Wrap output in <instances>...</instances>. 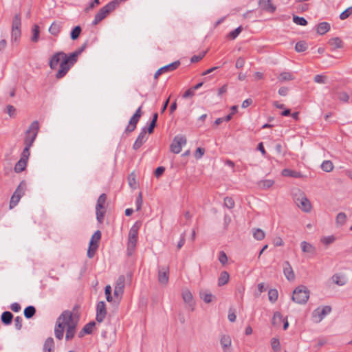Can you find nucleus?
<instances>
[{
    "label": "nucleus",
    "instance_id": "f704fd0d",
    "mask_svg": "<svg viewBox=\"0 0 352 352\" xmlns=\"http://www.w3.org/2000/svg\"><path fill=\"white\" fill-rule=\"evenodd\" d=\"M329 43L335 49L342 48L343 43L338 37H335L329 40Z\"/></svg>",
    "mask_w": 352,
    "mask_h": 352
},
{
    "label": "nucleus",
    "instance_id": "dca6fc26",
    "mask_svg": "<svg viewBox=\"0 0 352 352\" xmlns=\"http://www.w3.org/2000/svg\"><path fill=\"white\" fill-rule=\"evenodd\" d=\"M300 247L302 252L309 256H314L316 254V247L307 241H302L300 243Z\"/></svg>",
    "mask_w": 352,
    "mask_h": 352
},
{
    "label": "nucleus",
    "instance_id": "c85d7f7f",
    "mask_svg": "<svg viewBox=\"0 0 352 352\" xmlns=\"http://www.w3.org/2000/svg\"><path fill=\"white\" fill-rule=\"evenodd\" d=\"M95 325H96V323L94 321L87 323L86 325H85V327L82 328V331L79 333V336L82 337L85 333L86 334L91 333Z\"/></svg>",
    "mask_w": 352,
    "mask_h": 352
},
{
    "label": "nucleus",
    "instance_id": "7c9ffc66",
    "mask_svg": "<svg viewBox=\"0 0 352 352\" xmlns=\"http://www.w3.org/2000/svg\"><path fill=\"white\" fill-rule=\"evenodd\" d=\"M284 320L285 318L280 312H275L272 318V324L276 327H279Z\"/></svg>",
    "mask_w": 352,
    "mask_h": 352
},
{
    "label": "nucleus",
    "instance_id": "6ab92c4d",
    "mask_svg": "<svg viewBox=\"0 0 352 352\" xmlns=\"http://www.w3.org/2000/svg\"><path fill=\"white\" fill-rule=\"evenodd\" d=\"M182 298L186 304H188V307L191 309L192 311L194 309V300H193V296L191 294V292L188 290L185 289L182 292Z\"/></svg>",
    "mask_w": 352,
    "mask_h": 352
},
{
    "label": "nucleus",
    "instance_id": "774afa93",
    "mask_svg": "<svg viewBox=\"0 0 352 352\" xmlns=\"http://www.w3.org/2000/svg\"><path fill=\"white\" fill-rule=\"evenodd\" d=\"M201 298H203V300L207 302V303H209L210 302H212L214 296L212 294H203V296H201Z\"/></svg>",
    "mask_w": 352,
    "mask_h": 352
},
{
    "label": "nucleus",
    "instance_id": "f257e3e1",
    "mask_svg": "<svg viewBox=\"0 0 352 352\" xmlns=\"http://www.w3.org/2000/svg\"><path fill=\"white\" fill-rule=\"evenodd\" d=\"M78 322V318L72 311H64L57 318L54 328L55 337L58 340H62L66 331L65 339L72 340L76 334Z\"/></svg>",
    "mask_w": 352,
    "mask_h": 352
},
{
    "label": "nucleus",
    "instance_id": "4468645a",
    "mask_svg": "<svg viewBox=\"0 0 352 352\" xmlns=\"http://www.w3.org/2000/svg\"><path fill=\"white\" fill-rule=\"evenodd\" d=\"M107 315V309H106V305L104 302L100 301L97 304L96 307V320L98 322H102L104 319L105 318Z\"/></svg>",
    "mask_w": 352,
    "mask_h": 352
},
{
    "label": "nucleus",
    "instance_id": "a211bd4d",
    "mask_svg": "<svg viewBox=\"0 0 352 352\" xmlns=\"http://www.w3.org/2000/svg\"><path fill=\"white\" fill-rule=\"evenodd\" d=\"M283 273L285 276L289 281L294 280L296 277L295 274L289 261L284 262Z\"/></svg>",
    "mask_w": 352,
    "mask_h": 352
},
{
    "label": "nucleus",
    "instance_id": "1a4fd4ad",
    "mask_svg": "<svg viewBox=\"0 0 352 352\" xmlns=\"http://www.w3.org/2000/svg\"><path fill=\"white\" fill-rule=\"evenodd\" d=\"M125 287V278L124 276H120L117 279L115 285L113 296L114 298L120 300L123 295Z\"/></svg>",
    "mask_w": 352,
    "mask_h": 352
},
{
    "label": "nucleus",
    "instance_id": "a878e982",
    "mask_svg": "<svg viewBox=\"0 0 352 352\" xmlns=\"http://www.w3.org/2000/svg\"><path fill=\"white\" fill-rule=\"evenodd\" d=\"M62 28V23L54 21L49 28L50 33L53 36H57Z\"/></svg>",
    "mask_w": 352,
    "mask_h": 352
},
{
    "label": "nucleus",
    "instance_id": "79ce46f5",
    "mask_svg": "<svg viewBox=\"0 0 352 352\" xmlns=\"http://www.w3.org/2000/svg\"><path fill=\"white\" fill-rule=\"evenodd\" d=\"M321 168L325 172H331L333 169V165L331 161L327 160L322 162Z\"/></svg>",
    "mask_w": 352,
    "mask_h": 352
},
{
    "label": "nucleus",
    "instance_id": "37998d69",
    "mask_svg": "<svg viewBox=\"0 0 352 352\" xmlns=\"http://www.w3.org/2000/svg\"><path fill=\"white\" fill-rule=\"evenodd\" d=\"M98 248V244L89 243V248L87 250V256L89 258H93L95 253Z\"/></svg>",
    "mask_w": 352,
    "mask_h": 352
},
{
    "label": "nucleus",
    "instance_id": "09e8293b",
    "mask_svg": "<svg viewBox=\"0 0 352 352\" xmlns=\"http://www.w3.org/2000/svg\"><path fill=\"white\" fill-rule=\"evenodd\" d=\"M158 114L155 113L153 116V119L149 124V126L147 128V131L148 133H151L153 131V129L156 125V122L157 120Z\"/></svg>",
    "mask_w": 352,
    "mask_h": 352
},
{
    "label": "nucleus",
    "instance_id": "412c9836",
    "mask_svg": "<svg viewBox=\"0 0 352 352\" xmlns=\"http://www.w3.org/2000/svg\"><path fill=\"white\" fill-rule=\"evenodd\" d=\"M109 13V12L107 11L104 6L100 8L95 15V18L92 21V25H96L98 23L103 20Z\"/></svg>",
    "mask_w": 352,
    "mask_h": 352
},
{
    "label": "nucleus",
    "instance_id": "f03ea898",
    "mask_svg": "<svg viewBox=\"0 0 352 352\" xmlns=\"http://www.w3.org/2000/svg\"><path fill=\"white\" fill-rule=\"evenodd\" d=\"M39 130V124L37 120L32 122L28 129L26 131L24 140L25 147L21 154H29L30 148L34 142Z\"/></svg>",
    "mask_w": 352,
    "mask_h": 352
},
{
    "label": "nucleus",
    "instance_id": "473e14b6",
    "mask_svg": "<svg viewBox=\"0 0 352 352\" xmlns=\"http://www.w3.org/2000/svg\"><path fill=\"white\" fill-rule=\"evenodd\" d=\"M330 30V24L327 22H322L318 24L317 27V32L320 34L323 35L325 33H327Z\"/></svg>",
    "mask_w": 352,
    "mask_h": 352
},
{
    "label": "nucleus",
    "instance_id": "bf43d9fd",
    "mask_svg": "<svg viewBox=\"0 0 352 352\" xmlns=\"http://www.w3.org/2000/svg\"><path fill=\"white\" fill-rule=\"evenodd\" d=\"M104 293L106 295V298L108 302H111L113 298L111 296V287L108 285L105 287Z\"/></svg>",
    "mask_w": 352,
    "mask_h": 352
},
{
    "label": "nucleus",
    "instance_id": "72a5a7b5",
    "mask_svg": "<svg viewBox=\"0 0 352 352\" xmlns=\"http://www.w3.org/2000/svg\"><path fill=\"white\" fill-rule=\"evenodd\" d=\"M230 279V275L226 271H223L221 273L218 278V285L223 286L227 284Z\"/></svg>",
    "mask_w": 352,
    "mask_h": 352
},
{
    "label": "nucleus",
    "instance_id": "4c0bfd02",
    "mask_svg": "<svg viewBox=\"0 0 352 352\" xmlns=\"http://www.w3.org/2000/svg\"><path fill=\"white\" fill-rule=\"evenodd\" d=\"M294 78V76L292 75V74H291L290 72H282L278 77V79L280 82L292 80Z\"/></svg>",
    "mask_w": 352,
    "mask_h": 352
},
{
    "label": "nucleus",
    "instance_id": "6e6d98bb",
    "mask_svg": "<svg viewBox=\"0 0 352 352\" xmlns=\"http://www.w3.org/2000/svg\"><path fill=\"white\" fill-rule=\"evenodd\" d=\"M352 14V6L348 8L345 10H344L340 14V19L341 20H344L349 17Z\"/></svg>",
    "mask_w": 352,
    "mask_h": 352
},
{
    "label": "nucleus",
    "instance_id": "393cba45",
    "mask_svg": "<svg viewBox=\"0 0 352 352\" xmlns=\"http://www.w3.org/2000/svg\"><path fill=\"white\" fill-rule=\"evenodd\" d=\"M78 57V56L74 52L69 56L65 54V56H63V60L62 62L65 63L66 65H70L71 67L75 63H76Z\"/></svg>",
    "mask_w": 352,
    "mask_h": 352
},
{
    "label": "nucleus",
    "instance_id": "a18cd8bd",
    "mask_svg": "<svg viewBox=\"0 0 352 352\" xmlns=\"http://www.w3.org/2000/svg\"><path fill=\"white\" fill-rule=\"evenodd\" d=\"M81 30H81L80 26H79V25L76 26L71 32V34H70L71 38L72 40H76L79 37Z\"/></svg>",
    "mask_w": 352,
    "mask_h": 352
},
{
    "label": "nucleus",
    "instance_id": "c03bdc74",
    "mask_svg": "<svg viewBox=\"0 0 352 352\" xmlns=\"http://www.w3.org/2000/svg\"><path fill=\"white\" fill-rule=\"evenodd\" d=\"M39 38V27L38 25H34L32 28V36L31 40L33 42H37Z\"/></svg>",
    "mask_w": 352,
    "mask_h": 352
},
{
    "label": "nucleus",
    "instance_id": "338daca9",
    "mask_svg": "<svg viewBox=\"0 0 352 352\" xmlns=\"http://www.w3.org/2000/svg\"><path fill=\"white\" fill-rule=\"evenodd\" d=\"M245 59L243 57H239L236 60L235 63V67L237 69L242 68L245 65Z\"/></svg>",
    "mask_w": 352,
    "mask_h": 352
},
{
    "label": "nucleus",
    "instance_id": "7ed1b4c3",
    "mask_svg": "<svg viewBox=\"0 0 352 352\" xmlns=\"http://www.w3.org/2000/svg\"><path fill=\"white\" fill-rule=\"evenodd\" d=\"M292 197L297 206L305 212H309L312 206L310 201L306 197L305 192L299 188H296L292 192Z\"/></svg>",
    "mask_w": 352,
    "mask_h": 352
},
{
    "label": "nucleus",
    "instance_id": "8fccbe9b",
    "mask_svg": "<svg viewBox=\"0 0 352 352\" xmlns=\"http://www.w3.org/2000/svg\"><path fill=\"white\" fill-rule=\"evenodd\" d=\"M278 296V292L276 289H272L269 290L268 297H269L270 301H271L272 302H274L277 300Z\"/></svg>",
    "mask_w": 352,
    "mask_h": 352
},
{
    "label": "nucleus",
    "instance_id": "c9c22d12",
    "mask_svg": "<svg viewBox=\"0 0 352 352\" xmlns=\"http://www.w3.org/2000/svg\"><path fill=\"white\" fill-rule=\"evenodd\" d=\"M12 318H13V315L10 311H4L1 315V321L5 324H10Z\"/></svg>",
    "mask_w": 352,
    "mask_h": 352
},
{
    "label": "nucleus",
    "instance_id": "5fc2aeb1",
    "mask_svg": "<svg viewBox=\"0 0 352 352\" xmlns=\"http://www.w3.org/2000/svg\"><path fill=\"white\" fill-rule=\"evenodd\" d=\"M314 80L315 82L318 84H326L327 83V77L324 75H316Z\"/></svg>",
    "mask_w": 352,
    "mask_h": 352
},
{
    "label": "nucleus",
    "instance_id": "cd10ccee",
    "mask_svg": "<svg viewBox=\"0 0 352 352\" xmlns=\"http://www.w3.org/2000/svg\"><path fill=\"white\" fill-rule=\"evenodd\" d=\"M70 69V65H66L65 63L61 62L60 64V68L56 74V77L58 79L63 78Z\"/></svg>",
    "mask_w": 352,
    "mask_h": 352
},
{
    "label": "nucleus",
    "instance_id": "603ef678",
    "mask_svg": "<svg viewBox=\"0 0 352 352\" xmlns=\"http://www.w3.org/2000/svg\"><path fill=\"white\" fill-rule=\"evenodd\" d=\"M253 236L256 240L261 241L265 238V234L263 230H262L261 229L257 228L254 230V232L253 233Z\"/></svg>",
    "mask_w": 352,
    "mask_h": 352
},
{
    "label": "nucleus",
    "instance_id": "39448f33",
    "mask_svg": "<svg viewBox=\"0 0 352 352\" xmlns=\"http://www.w3.org/2000/svg\"><path fill=\"white\" fill-rule=\"evenodd\" d=\"M309 298V290L304 285L297 287L293 292L292 300L298 304H305Z\"/></svg>",
    "mask_w": 352,
    "mask_h": 352
},
{
    "label": "nucleus",
    "instance_id": "5701e85b",
    "mask_svg": "<svg viewBox=\"0 0 352 352\" xmlns=\"http://www.w3.org/2000/svg\"><path fill=\"white\" fill-rule=\"evenodd\" d=\"M259 6L263 10L269 12H274L276 10V7L272 5L271 0H259Z\"/></svg>",
    "mask_w": 352,
    "mask_h": 352
},
{
    "label": "nucleus",
    "instance_id": "69168bd1",
    "mask_svg": "<svg viewBox=\"0 0 352 352\" xmlns=\"http://www.w3.org/2000/svg\"><path fill=\"white\" fill-rule=\"evenodd\" d=\"M23 319L20 316H16L14 319V324L16 329H21L22 327Z\"/></svg>",
    "mask_w": 352,
    "mask_h": 352
},
{
    "label": "nucleus",
    "instance_id": "6e6552de",
    "mask_svg": "<svg viewBox=\"0 0 352 352\" xmlns=\"http://www.w3.org/2000/svg\"><path fill=\"white\" fill-rule=\"evenodd\" d=\"M107 200L106 194H102L98 199L96 210V218L97 220L101 223L104 219L105 209L104 204Z\"/></svg>",
    "mask_w": 352,
    "mask_h": 352
},
{
    "label": "nucleus",
    "instance_id": "e433bc0d",
    "mask_svg": "<svg viewBox=\"0 0 352 352\" xmlns=\"http://www.w3.org/2000/svg\"><path fill=\"white\" fill-rule=\"evenodd\" d=\"M121 2H122V0H113L104 6V7L109 12H111L114 10Z\"/></svg>",
    "mask_w": 352,
    "mask_h": 352
},
{
    "label": "nucleus",
    "instance_id": "a19ab883",
    "mask_svg": "<svg viewBox=\"0 0 352 352\" xmlns=\"http://www.w3.org/2000/svg\"><path fill=\"white\" fill-rule=\"evenodd\" d=\"M36 313V309L33 306H28L24 310V316L27 318H31Z\"/></svg>",
    "mask_w": 352,
    "mask_h": 352
},
{
    "label": "nucleus",
    "instance_id": "0e129e2a",
    "mask_svg": "<svg viewBox=\"0 0 352 352\" xmlns=\"http://www.w3.org/2000/svg\"><path fill=\"white\" fill-rule=\"evenodd\" d=\"M219 261L222 265H225L228 261V257L226 253L223 251L220 252L219 256Z\"/></svg>",
    "mask_w": 352,
    "mask_h": 352
},
{
    "label": "nucleus",
    "instance_id": "e2e57ef3",
    "mask_svg": "<svg viewBox=\"0 0 352 352\" xmlns=\"http://www.w3.org/2000/svg\"><path fill=\"white\" fill-rule=\"evenodd\" d=\"M338 99L344 102H347L349 100V96L346 92H340L338 94Z\"/></svg>",
    "mask_w": 352,
    "mask_h": 352
},
{
    "label": "nucleus",
    "instance_id": "13d9d810",
    "mask_svg": "<svg viewBox=\"0 0 352 352\" xmlns=\"http://www.w3.org/2000/svg\"><path fill=\"white\" fill-rule=\"evenodd\" d=\"M224 205L229 209H232L234 207V201L232 197H226L224 199Z\"/></svg>",
    "mask_w": 352,
    "mask_h": 352
},
{
    "label": "nucleus",
    "instance_id": "58836bf2",
    "mask_svg": "<svg viewBox=\"0 0 352 352\" xmlns=\"http://www.w3.org/2000/svg\"><path fill=\"white\" fill-rule=\"evenodd\" d=\"M346 221V215L344 212H340L338 214L336 219V224L339 226H343Z\"/></svg>",
    "mask_w": 352,
    "mask_h": 352
},
{
    "label": "nucleus",
    "instance_id": "b1692460",
    "mask_svg": "<svg viewBox=\"0 0 352 352\" xmlns=\"http://www.w3.org/2000/svg\"><path fill=\"white\" fill-rule=\"evenodd\" d=\"M221 345L223 350L226 352L229 350L232 344V340L230 336L223 335L220 340Z\"/></svg>",
    "mask_w": 352,
    "mask_h": 352
},
{
    "label": "nucleus",
    "instance_id": "ea45409f",
    "mask_svg": "<svg viewBox=\"0 0 352 352\" xmlns=\"http://www.w3.org/2000/svg\"><path fill=\"white\" fill-rule=\"evenodd\" d=\"M308 47L307 43L304 41H300L296 44L295 50L298 52H305Z\"/></svg>",
    "mask_w": 352,
    "mask_h": 352
},
{
    "label": "nucleus",
    "instance_id": "aec40b11",
    "mask_svg": "<svg viewBox=\"0 0 352 352\" xmlns=\"http://www.w3.org/2000/svg\"><path fill=\"white\" fill-rule=\"evenodd\" d=\"M28 156L29 155H23L17 162L14 166V171L16 173H21L25 169L28 161Z\"/></svg>",
    "mask_w": 352,
    "mask_h": 352
},
{
    "label": "nucleus",
    "instance_id": "f8f14e48",
    "mask_svg": "<svg viewBox=\"0 0 352 352\" xmlns=\"http://www.w3.org/2000/svg\"><path fill=\"white\" fill-rule=\"evenodd\" d=\"M331 308L329 306H324L322 308H318L313 312V318H315L316 322H320L326 315L329 314Z\"/></svg>",
    "mask_w": 352,
    "mask_h": 352
},
{
    "label": "nucleus",
    "instance_id": "9b49d317",
    "mask_svg": "<svg viewBox=\"0 0 352 352\" xmlns=\"http://www.w3.org/2000/svg\"><path fill=\"white\" fill-rule=\"evenodd\" d=\"M142 106H140L135 112L133 116L131 118L129 124L126 126L125 131L131 133L135 130L136 125L142 116L141 112Z\"/></svg>",
    "mask_w": 352,
    "mask_h": 352
},
{
    "label": "nucleus",
    "instance_id": "20e7f679",
    "mask_svg": "<svg viewBox=\"0 0 352 352\" xmlns=\"http://www.w3.org/2000/svg\"><path fill=\"white\" fill-rule=\"evenodd\" d=\"M139 228V226L137 223H135L129 232L126 245V252L128 256H131L135 250Z\"/></svg>",
    "mask_w": 352,
    "mask_h": 352
},
{
    "label": "nucleus",
    "instance_id": "680f3d73",
    "mask_svg": "<svg viewBox=\"0 0 352 352\" xmlns=\"http://www.w3.org/2000/svg\"><path fill=\"white\" fill-rule=\"evenodd\" d=\"M142 203H143L142 194L141 192H140L138 194V196L137 197V199H136V206H137L136 210L137 211H139L141 209Z\"/></svg>",
    "mask_w": 352,
    "mask_h": 352
},
{
    "label": "nucleus",
    "instance_id": "2eb2a0df",
    "mask_svg": "<svg viewBox=\"0 0 352 352\" xmlns=\"http://www.w3.org/2000/svg\"><path fill=\"white\" fill-rule=\"evenodd\" d=\"M169 279L168 266L162 267L158 271V281L160 284L166 285Z\"/></svg>",
    "mask_w": 352,
    "mask_h": 352
},
{
    "label": "nucleus",
    "instance_id": "bb28decb",
    "mask_svg": "<svg viewBox=\"0 0 352 352\" xmlns=\"http://www.w3.org/2000/svg\"><path fill=\"white\" fill-rule=\"evenodd\" d=\"M54 341L52 338H48L43 344V352H54Z\"/></svg>",
    "mask_w": 352,
    "mask_h": 352
},
{
    "label": "nucleus",
    "instance_id": "052dcab7",
    "mask_svg": "<svg viewBox=\"0 0 352 352\" xmlns=\"http://www.w3.org/2000/svg\"><path fill=\"white\" fill-rule=\"evenodd\" d=\"M100 3L99 0H94L91 1L89 5L85 8V11L86 12H89L92 10L96 6H98Z\"/></svg>",
    "mask_w": 352,
    "mask_h": 352
},
{
    "label": "nucleus",
    "instance_id": "4be33fe9",
    "mask_svg": "<svg viewBox=\"0 0 352 352\" xmlns=\"http://www.w3.org/2000/svg\"><path fill=\"white\" fill-rule=\"evenodd\" d=\"M63 56H65V54L64 52H57L53 55L50 60V67L51 69H55L58 63L60 62V58L63 59Z\"/></svg>",
    "mask_w": 352,
    "mask_h": 352
},
{
    "label": "nucleus",
    "instance_id": "f3484780",
    "mask_svg": "<svg viewBox=\"0 0 352 352\" xmlns=\"http://www.w3.org/2000/svg\"><path fill=\"white\" fill-rule=\"evenodd\" d=\"M147 129L144 127L141 132L139 133L135 143L133 144V148L137 150L148 139V135H146Z\"/></svg>",
    "mask_w": 352,
    "mask_h": 352
},
{
    "label": "nucleus",
    "instance_id": "49530a36",
    "mask_svg": "<svg viewBox=\"0 0 352 352\" xmlns=\"http://www.w3.org/2000/svg\"><path fill=\"white\" fill-rule=\"evenodd\" d=\"M271 346L274 351L278 352L280 350V344L278 338H273L271 340Z\"/></svg>",
    "mask_w": 352,
    "mask_h": 352
},
{
    "label": "nucleus",
    "instance_id": "ddd939ff",
    "mask_svg": "<svg viewBox=\"0 0 352 352\" xmlns=\"http://www.w3.org/2000/svg\"><path fill=\"white\" fill-rule=\"evenodd\" d=\"M180 65V61L176 60L170 64L160 68L154 74V78L157 79L162 74L175 70Z\"/></svg>",
    "mask_w": 352,
    "mask_h": 352
},
{
    "label": "nucleus",
    "instance_id": "de8ad7c7",
    "mask_svg": "<svg viewBox=\"0 0 352 352\" xmlns=\"http://www.w3.org/2000/svg\"><path fill=\"white\" fill-rule=\"evenodd\" d=\"M100 239H101V232L100 230H97L92 235L89 243L98 244Z\"/></svg>",
    "mask_w": 352,
    "mask_h": 352
},
{
    "label": "nucleus",
    "instance_id": "4d7b16f0",
    "mask_svg": "<svg viewBox=\"0 0 352 352\" xmlns=\"http://www.w3.org/2000/svg\"><path fill=\"white\" fill-rule=\"evenodd\" d=\"M241 31H242V27L239 26L237 28H236L233 31H231L229 33L228 36L230 38L234 40L239 36V34L241 33Z\"/></svg>",
    "mask_w": 352,
    "mask_h": 352
},
{
    "label": "nucleus",
    "instance_id": "9d476101",
    "mask_svg": "<svg viewBox=\"0 0 352 352\" xmlns=\"http://www.w3.org/2000/svg\"><path fill=\"white\" fill-rule=\"evenodd\" d=\"M186 144V138L183 135H177L174 138L170 144V151L174 154H178L182 151V147Z\"/></svg>",
    "mask_w": 352,
    "mask_h": 352
},
{
    "label": "nucleus",
    "instance_id": "2f4dec72",
    "mask_svg": "<svg viewBox=\"0 0 352 352\" xmlns=\"http://www.w3.org/2000/svg\"><path fill=\"white\" fill-rule=\"evenodd\" d=\"M282 175L285 177H291L295 178H300L302 175L300 172L292 170L288 168L283 169L282 170Z\"/></svg>",
    "mask_w": 352,
    "mask_h": 352
},
{
    "label": "nucleus",
    "instance_id": "0eeeda50",
    "mask_svg": "<svg viewBox=\"0 0 352 352\" xmlns=\"http://www.w3.org/2000/svg\"><path fill=\"white\" fill-rule=\"evenodd\" d=\"M26 190V184L25 182H21L16 190L11 197L10 201V208L12 209L17 205L21 198L24 195Z\"/></svg>",
    "mask_w": 352,
    "mask_h": 352
},
{
    "label": "nucleus",
    "instance_id": "423d86ee",
    "mask_svg": "<svg viewBox=\"0 0 352 352\" xmlns=\"http://www.w3.org/2000/svg\"><path fill=\"white\" fill-rule=\"evenodd\" d=\"M21 21L20 14L14 16L12 24L11 42L18 43L21 35Z\"/></svg>",
    "mask_w": 352,
    "mask_h": 352
},
{
    "label": "nucleus",
    "instance_id": "864d4df0",
    "mask_svg": "<svg viewBox=\"0 0 352 352\" xmlns=\"http://www.w3.org/2000/svg\"><path fill=\"white\" fill-rule=\"evenodd\" d=\"M293 21L296 24L302 26H305L307 24V21L304 17H300L295 15L293 16Z\"/></svg>",
    "mask_w": 352,
    "mask_h": 352
},
{
    "label": "nucleus",
    "instance_id": "c756f323",
    "mask_svg": "<svg viewBox=\"0 0 352 352\" xmlns=\"http://www.w3.org/2000/svg\"><path fill=\"white\" fill-rule=\"evenodd\" d=\"M331 279L335 284H336L339 286H343L346 283V280L344 278V276L340 274H336L333 275V276L331 277Z\"/></svg>",
    "mask_w": 352,
    "mask_h": 352
},
{
    "label": "nucleus",
    "instance_id": "3c124183",
    "mask_svg": "<svg viewBox=\"0 0 352 352\" xmlns=\"http://www.w3.org/2000/svg\"><path fill=\"white\" fill-rule=\"evenodd\" d=\"M274 182L272 179L263 180L259 183V186L263 189H268L272 187Z\"/></svg>",
    "mask_w": 352,
    "mask_h": 352
}]
</instances>
